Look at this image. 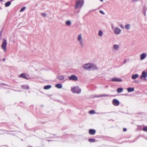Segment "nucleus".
Listing matches in <instances>:
<instances>
[{
    "mask_svg": "<svg viewBox=\"0 0 147 147\" xmlns=\"http://www.w3.org/2000/svg\"><path fill=\"white\" fill-rule=\"evenodd\" d=\"M121 31V30L119 28L116 27L114 30V32L115 34L118 35L120 33Z\"/></svg>",
    "mask_w": 147,
    "mask_h": 147,
    "instance_id": "nucleus-7",
    "label": "nucleus"
},
{
    "mask_svg": "<svg viewBox=\"0 0 147 147\" xmlns=\"http://www.w3.org/2000/svg\"><path fill=\"white\" fill-rule=\"evenodd\" d=\"M127 130V129L126 128H124L123 129V131H126Z\"/></svg>",
    "mask_w": 147,
    "mask_h": 147,
    "instance_id": "nucleus-37",
    "label": "nucleus"
},
{
    "mask_svg": "<svg viewBox=\"0 0 147 147\" xmlns=\"http://www.w3.org/2000/svg\"><path fill=\"white\" fill-rule=\"evenodd\" d=\"M137 1V0H132V2H136Z\"/></svg>",
    "mask_w": 147,
    "mask_h": 147,
    "instance_id": "nucleus-38",
    "label": "nucleus"
},
{
    "mask_svg": "<svg viewBox=\"0 0 147 147\" xmlns=\"http://www.w3.org/2000/svg\"><path fill=\"white\" fill-rule=\"evenodd\" d=\"M99 12L101 14H103V15H104L105 14V13H104V12L102 11V10H100L99 11Z\"/></svg>",
    "mask_w": 147,
    "mask_h": 147,
    "instance_id": "nucleus-36",
    "label": "nucleus"
},
{
    "mask_svg": "<svg viewBox=\"0 0 147 147\" xmlns=\"http://www.w3.org/2000/svg\"><path fill=\"white\" fill-rule=\"evenodd\" d=\"M101 2H102L103 0H99Z\"/></svg>",
    "mask_w": 147,
    "mask_h": 147,
    "instance_id": "nucleus-43",
    "label": "nucleus"
},
{
    "mask_svg": "<svg viewBox=\"0 0 147 147\" xmlns=\"http://www.w3.org/2000/svg\"><path fill=\"white\" fill-rule=\"evenodd\" d=\"M7 45V43L6 42V40L5 39H4L3 41L2 42V43L1 45L2 49L3 50L4 52H6V47Z\"/></svg>",
    "mask_w": 147,
    "mask_h": 147,
    "instance_id": "nucleus-3",
    "label": "nucleus"
},
{
    "mask_svg": "<svg viewBox=\"0 0 147 147\" xmlns=\"http://www.w3.org/2000/svg\"><path fill=\"white\" fill-rule=\"evenodd\" d=\"M111 26L112 29H113L114 28L113 25V24H111Z\"/></svg>",
    "mask_w": 147,
    "mask_h": 147,
    "instance_id": "nucleus-39",
    "label": "nucleus"
},
{
    "mask_svg": "<svg viewBox=\"0 0 147 147\" xmlns=\"http://www.w3.org/2000/svg\"><path fill=\"white\" fill-rule=\"evenodd\" d=\"M120 26L121 28H124V27L122 25H120Z\"/></svg>",
    "mask_w": 147,
    "mask_h": 147,
    "instance_id": "nucleus-40",
    "label": "nucleus"
},
{
    "mask_svg": "<svg viewBox=\"0 0 147 147\" xmlns=\"http://www.w3.org/2000/svg\"><path fill=\"white\" fill-rule=\"evenodd\" d=\"M71 90L73 93L77 94L80 93L81 91V89L78 86L71 87Z\"/></svg>",
    "mask_w": 147,
    "mask_h": 147,
    "instance_id": "nucleus-2",
    "label": "nucleus"
},
{
    "mask_svg": "<svg viewBox=\"0 0 147 147\" xmlns=\"http://www.w3.org/2000/svg\"><path fill=\"white\" fill-rule=\"evenodd\" d=\"M126 62V60H124V61L123 62V63H125Z\"/></svg>",
    "mask_w": 147,
    "mask_h": 147,
    "instance_id": "nucleus-41",
    "label": "nucleus"
},
{
    "mask_svg": "<svg viewBox=\"0 0 147 147\" xmlns=\"http://www.w3.org/2000/svg\"><path fill=\"white\" fill-rule=\"evenodd\" d=\"M82 35L81 34H80L78 35V41L82 40Z\"/></svg>",
    "mask_w": 147,
    "mask_h": 147,
    "instance_id": "nucleus-26",
    "label": "nucleus"
},
{
    "mask_svg": "<svg viewBox=\"0 0 147 147\" xmlns=\"http://www.w3.org/2000/svg\"><path fill=\"white\" fill-rule=\"evenodd\" d=\"M146 53H143L140 55V59L141 60L144 59L146 57Z\"/></svg>",
    "mask_w": 147,
    "mask_h": 147,
    "instance_id": "nucleus-13",
    "label": "nucleus"
},
{
    "mask_svg": "<svg viewBox=\"0 0 147 147\" xmlns=\"http://www.w3.org/2000/svg\"><path fill=\"white\" fill-rule=\"evenodd\" d=\"M42 15L43 17H46L47 16V14L45 13H42Z\"/></svg>",
    "mask_w": 147,
    "mask_h": 147,
    "instance_id": "nucleus-33",
    "label": "nucleus"
},
{
    "mask_svg": "<svg viewBox=\"0 0 147 147\" xmlns=\"http://www.w3.org/2000/svg\"><path fill=\"white\" fill-rule=\"evenodd\" d=\"M125 28L127 30H129L130 28V25L129 24H127L125 26Z\"/></svg>",
    "mask_w": 147,
    "mask_h": 147,
    "instance_id": "nucleus-23",
    "label": "nucleus"
},
{
    "mask_svg": "<svg viewBox=\"0 0 147 147\" xmlns=\"http://www.w3.org/2000/svg\"><path fill=\"white\" fill-rule=\"evenodd\" d=\"M98 35L100 36H102L103 35L102 32L101 30H99V31Z\"/></svg>",
    "mask_w": 147,
    "mask_h": 147,
    "instance_id": "nucleus-27",
    "label": "nucleus"
},
{
    "mask_svg": "<svg viewBox=\"0 0 147 147\" xmlns=\"http://www.w3.org/2000/svg\"><path fill=\"white\" fill-rule=\"evenodd\" d=\"M127 90L128 92H133L134 90V88L130 87L128 88L127 89Z\"/></svg>",
    "mask_w": 147,
    "mask_h": 147,
    "instance_id": "nucleus-16",
    "label": "nucleus"
},
{
    "mask_svg": "<svg viewBox=\"0 0 147 147\" xmlns=\"http://www.w3.org/2000/svg\"><path fill=\"white\" fill-rule=\"evenodd\" d=\"M20 78H23L24 79H28V78H26V77L25 74H24V73H22V74H21L20 76Z\"/></svg>",
    "mask_w": 147,
    "mask_h": 147,
    "instance_id": "nucleus-17",
    "label": "nucleus"
},
{
    "mask_svg": "<svg viewBox=\"0 0 147 147\" xmlns=\"http://www.w3.org/2000/svg\"><path fill=\"white\" fill-rule=\"evenodd\" d=\"M79 42L80 44V46L82 47H83L84 46L82 42V40H80L79 41H78Z\"/></svg>",
    "mask_w": 147,
    "mask_h": 147,
    "instance_id": "nucleus-29",
    "label": "nucleus"
},
{
    "mask_svg": "<svg viewBox=\"0 0 147 147\" xmlns=\"http://www.w3.org/2000/svg\"><path fill=\"white\" fill-rule=\"evenodd\" d=\"M143 130L144 131L147 132V127H144L143 128Z\"/></svg>",
    "mask_w": 147,
    "mask_h": 147,
    "instance_id": "nucleus-32",
    "label": "nucleus"
},
{
    "mask_svg": "<svg viewBox=\"0 0 147 147\" xmlns=\"http://www.w3.org/2000/svg\"><path fill=\"white\" fill-rule=\"evenodd\" d=\"M119 48V46L118 45H114L113 47V49L115 51H118Z\"/></svg>",
    "mask_w": 147,
    "mask_h": 147,
    "instance_id": "nucleus-12",
    "label": "nucleus"
},
{
    "mask_svg": "<svg viewBox=\"0 0 147 147\" xmlns=\"http://www.w3.org/2000/svg\"><path fill=\"white\" fill-rule=\"evenodd\" d=\"M25 9H26V7H22L21 8V9H20V12H22L23 11L25 10Z\"/></svg>",
    "mask_w": 147,
    "mask_h": 147,
    "instance_id": "nucleus-31",
    "label": "nucleus"
},
{
    "mask_svg": "<svg viewBox=\"0 0 147 147\" xmlns=\"http://www.w3.org/2000/svg\"><path fill=\"white\" fill-rule=\"evenodd\" d=\"M147 77V73L145 71L142 72L140 78L144 81H146V78Z\"/></svg>",
    "mask_w": 147,
    "mask_h": 147,
    "instance_id": "nucleus-4",
    "label": "nucleus"
},
{
    "mask_svg": "<svg viewBox=\"0 0 147 147\" xmlns=\"http://www.w3.org/2000/svg\"><path fill=\"white\" fill-rule=\"evenodd\" d=\"M96 131L93 129H90L89 130V133L90 135H94L96 133Z\"/></svg>",
    "mask_w": 147,
    "mask_h": 147,
    "instance_id": "nucleus-11",
    "label": "nucleus"
},
{
    "mask_svg": "<svg viewBox=\"0 0 147 147\" xmlns=\"http://www.w3.org/2000/svg\"><path fill=\"white\" fill-rule=\"evenodd\" d=\"M102 97V95H98V96H95L94 97H97V98H99V97Z\"/></svg>",
    "mask_w": 147,
    "mask_h": 147,
    "instance_id": "nucleus-35",
    "label": "nucleus"
},
{
    "mask_svg": "<svg viewBox=\"0 0 147 147\" xmlns=\"http://www.w3.org/2000/svg\"><path fill=\"white\" fill-rule=\"evenodd\" d=\"M69 79L73 81H77L78 80L77 77L74 75H72L69 77Z\"/></svg>",
    "mask_w": 147,
    "mask_h": 147,
    "instance_id": "nucleus-5",
    "label": "nucleus"
},
{
    "mask_svg": "<svg viewBox=\"0 0 147 147\" xmlns=\"http://www.w3.org/2000/svg\"><path fill=\"white\" fill-rule=\"evenodd\" d=\"M111 81L113 82H121L122 81V80L118 79L116 77H114L111 79Z\"/></svg>",
    "mask_w": 147,
    "mask_h": 147,
    "instance_id": "nucleus-10",
    "label": "nucleus"
},
{
    "mask_svg": "<svg viewBox=\"0 0 147 147\" xmlns=\"http://www.w3.org/2000/svg\"><path fill=\"white\" fill-rule=\"evenodd\" d=\"M56 78L57 79H59L60 80H63L64 79V77L63 76H59V75H58Z\"/></svg>",
    "mask_w": 147,
    "mask_h": 147,
    "instance_id": "nucleus-14",
    "label": "nucleus"
},
{
    "mask_svg": "<svg viewBox=\"0 0 147 147\" xmlns=\"http://www.w3.org/2000/svg\"><path fill=\"white\" fill-rule=\"evenodd\" d=\"M89 113L90 114H94L95 113V111L94 110H91L90 111Z\"/></svg>",
    "mask_w": 147,
    "mask_h": 147,
    "instance_id": "nucleus-30",
    "label": "nucleus"
},
{
    "mask_svg": "<svg viewBox=\"0 0 147 147\" xmlns=\"http://www.w3.org/2000/svg\"><path fill=\"white\" fill-rule=\"evenodd\" d=\"M3 0H0V2H1L2 1H3Z\"/></svg>",
    "mask_w": 147,
    "mask_h": 147,
    "instance_id": "nucleus-44",
    "label": "nucleus"
},
{
    "mask_svg": "<svg viewBox=\"0 0 147 147\" xmlns=\"http://www.w3.org/2000/svg\"><path fill=\"white\" fill-rule=\"evenodd\" d=\"M11 1H8L6 2L5 4V6L6 7H9L11 5Z\"/></svg>",
    "mask_w": 147,
    "mask_h": 147,
    "instance_id": "nucleus-20",
    "label": "nucleus"
},
{
    "mask_svg": "<svg viewBox=\"0 0 147 147\" xmlns=\"http://www.w3.org/2000/svg\"><path fill=\"white\" fill-rule=\"evenodd\" d=\"M90 70H94L97 69V67L93 63L90 64Z\"/></svg>",
    "mask_w": 147,
    "mask_h": 147,
    "instance_id": "nucleus-9",
    "label": "nucleus"
},
{
    "mask_svg": "<svg viewBox=\"0 0 147 147\" xmlns=\"http://www.w3.org/2000/svg\"><path fill=\"white\" fill-rule=\"evenodd\" d=\"M65 24L67 26H70L71 25V22L70 21L68 20L66 22Z\"/></svg>",
    "mask_w": 147,
    "mask_h": 147,
    "instance_id": "nucleus-28",
    "label": "nucleus"
},
{
    "mask_svg": "<svg viewBox=\"0 0 147 147\" xmlns=\"http://www.w3.org/2000/svg\"><path fill=\"white\" fill-rule=\"evenodd\" d=\"M102 95V97L108 96H109V95L105 94H103Z\"/></svg>",
    "mask_w": 147,
    "mask_h": 147,
    "instance_id": "nucleus-34",
    "label": "nucleus"
},
{
    "mask_svg": "<svg viewBox=\"0 0 147 147\" xmlns=\"http://www.w3.org/2000/svg\"><path fill=\"white\" fill-rule=\"evenodd\" d=\"M138 76V74H136L134 75H133L132 76L131 78L133 80H134L137 78Z\"/></svg>",
    "mask_w": 147,
    "mask_h": 147,
    "instance_id": "nucleus-18",
    "label": "nucleus"
},
{
    "mask_svg": "<svg viewBox=\"0 0 147 147\" xmlns=\"http://www.w3.org/2000/svg\"><path fill=\"white\" fill-rule=\"evenodd\" d=\"M113 104L115 106H118L119 105V101L117 99H114L112 101Z\"/></svg>",
    "mask_w": 147,
    "mask_h": 147,
    "instance_id": "nucleus-6",
    "label": "nucleus"
},
{
    "mask_svg": "<svg viewBox=\"0 0 147 147\" xmlns=\"http://www.w3.org/2000/svg\"><path fill=\"white\" fill-rule=\"evenodd\" d=\"M21 88L24 90H28L29 88L28 86L27 85H23L21 86Z\"/></svg>",
    "mask_w": 147,
    "mask_h": 147,
    "instance_id": "nucleus-15",
    "label": "nucleus"
},
{
    "mask_svg": "<svg viewBox=\"0 0 147 147\" xmlns=\"http://www.w3.org/2000/svg\"><path fill=\"white\" fill-rule=\"evenodd\" d=\"M84 1L83 0H78L76 3L75 8L77 9H80L84 5Z\"/></svg>",
    "mask_w": 147,
    "mask_h": 147,
    "instance_id": "nucleus-1",
    "label": "nucleus"
},
{
    "mask_svg": "<svg viewBox=\"0 0 147 147\" xmlns=\"http://www.w3.org/2000/svg\"><path fill=\"white\" fill-rule=\"evenodd\" d=\"M55 86L58 88L60 89L62 88V85L61 84H58L55 85Z\"/></svg>",
    "mask_w": 147,
    "mask_h": 147,
    "instance_id": "nucleus-19",
    "label": "nucleus"
},
{
    "mask_svg": "<svg viewBox=\"0 0 147 147\" xmlns=\"http://www.w3.org/2000/svg\"><path fill=\"white\" fill-rule=\"evenodd\" d=\"M83 68L86 70H90V64L87 63L84 65L83 67Z\"/></svg>",
    "mask_w": 147,
    "mask_h": 147,
    "instance_id": "nucleus-8",
    "label": "nucleus"
},
{
    "mask_svg": "<svg viewBox=\"0 0 147 147\" xmlns=\"http://www.w3.org/2000/svg\"><path fill=\"white\" fill-rule=\"evenodd\" d=\"M123 89L122 88H119L117 89V92L118 93H120L123 91Z\"/></svg>",
    "mask_w": 147,
    "mask_h": 147,
    "instance_id": "nucleus-21",
    "label": "nucleus"
},
{
    "mask_svg": "<svg viewBox=\"0 0 147 147\" xmlns=\"http://www.w3.org/2000/svg\"><path fill=\"white\" fill-rule=\"evenodd\" d=\"M3 61H5V59L4 58L3 59Z\"/></svg>",
    "mask_w": 147,
    "mask_h": 147,
    "instance_id": "nucleus-42",
    "label": "nucleus"
},
{
    "mask_svg": "<svg viewBox=\"0 0 147 147\" xmlns=\"http://www.w3.org/2000/svg\"><path fill=\"white\" fill-rule=\"evenodd\" d=\"M146 8L145 7H144L143 9L142 13L144 14V16L146 15Z\"/></svg>",
    "mask_w": 147,
    "mask_h": 147,
    "instance_id": "nucleus-25",
    "label": "nucleus"
},
{
    "mask_svg": "<svg viewBox=\"0 0 147 147\" xmlns=\"http://www.w3.org/2000/svg\"><path fill=\"white\" fill-rule=\"evenodd\" d=\"M48 141H49H49H51V140H48Z\"/></svg>",
    "mask_w": 147,
    "mask_h": 147,
    "instance_id": "nucleus-45",
    "label": "nucleus"
},
{
    "mask_svg": "<svg viewBox=\"0 0 147 147\" xmlns=\"http://www.w3.org/2000/svg\"><path fill=\"white\" fill-rule=\"evenodd\" d=\"M51 87V86L50 85L45 86L44 87V88L45 90H48Z\"/></svg>",
    "mask_w": 147,
    "mask_h": 147,
    "instance_id": "nucleus-22",
    "label": "nucleus"
},
{
    "mask_svg": "<svg viewBox=\"0 0 147 147\" xmlns=\"http://www.w3.org/2000/svg\"><path fill=\"white\" fill-rule=\"evenodd\" d=\"M88 141L90 142H94L96 141V140L94 139L90 138L88 139Z\"/></svg>",
    "mask_w": 147,
    "mask_h": 147,
    "instance_id": "nucleus-24",
    "label": "nucleus"
}]
</instances>
